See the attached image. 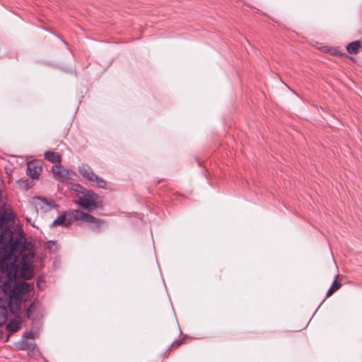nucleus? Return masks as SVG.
<instances>
[{
    "label": "nucleus",
    "mask_w": 362,
    "mask_h": 362,
    "mask_svg": "<svg viewBox=\"0 0 362 362\" xmlns=\"http://www.w3.org/2000/svg\"><path fill=\"white\" fill-rule=\"evenodd\" d=\"M78 170L84 178L92 183V185H95L100 188L105 187L106 182L102 177L95 174L88 165L81 164L78 166Z\"/></svg>",
    "instance_id": "5"
},
{
    "label": "nucleus",
    "mask_w": 362,
    "mask_h": 362,
    "mask_svg": "<svg viewBox=\"0 0 362 362\" xmlns=\"http://www.w3.org/2000/svg\"><path fill=\"white\" fill-rule=\"evenodd\" d=\"M35 255L29 252L23 255L21 261V267H16L18 273L13 277L9 278L7 271L0 266V280L5 277V281L0 288V305L7 306L13 314H18L21 310L20 298L16 297L15 291L12 288V281L16 278L30 279L33 275L32 264Z\"/></svg>",
    "instance_id": "2"
},
{
    "label": "nucleus",
    "mask_w": 362,
    "mask_h": 362,
    "mask_svg": "<svg viewBox=\"0 0 362 362\" xmlns=\"http://www.w3.org/2000/svg\"><path fill=\"white\" fill-rule=\"evenodd\" d=\"M361 47H362V40H356L347 45L346 50L351 54H356Z\"/></svg>",
    "instance_id": "11"
},
{
    "label": "nucleus",
    "mask_w": 362,
    "mask_h": 362,
    "mask_svg": "<svg viewBox=\"0 0 362 362\" xmlns=\"http://www.w3.org/2000/svg\"><path fill=\"white\" fill-rule=\"evenodd\" d=\"M25 249V243L21 234L13 236L9 226H0V266L7 271L9 278L13 277L18 273L16 267H21L23 255Z\"/></svg>",
    "instance_id": "1"
},
{
    "label": "nucleus",
    "mask_w": 362,
    "mask_h": 362,
    "mask_svg": "<svg viewBox=\"0 0 362 362\" xmlns=\"http://www.w3.org/2000/svg\"><path fill=\"white\" fill-rule=\"evenodd\" d=\"M37 286L39 288H40V281H38L37 282Z\"/></svg>",
    "instance_id": "24"
},
{
    "label": "nucleus",
    "mask_w": 362,
    "mask_h": 362,
    "mask_svg": "<svg viewBox=\"0 0 362 362\" xmlns=\"http://www.w3.org/2000/svg\"><path fill=\"white\" fill-rule=\"evenodd\" d=\"M8 309V308L7 306L0 305V327L3 325L7 320Z\"/></svg>",
    "instance_id": "14"
},
{
    "label": "nucleus",
    "mask_w": 362,
    "mask_h": 362,
    "mask_svg": "<svg viewBox=\"0 0 362 362\" xmlns=\"http://www.w3.org/2000/svg\"><path fill=\"white\" fill-rule=\"evenodd\" d=\"M37 199L40 200L45 205L47 206L48 209L55 207L54 202L52 199H48L46 198L37 197Z\"/></svg>",
    "instance_id": "15"
},
{
    "label": "nucleus",
    "mask_w": 362,
    "mask_h": 362,
    "mask_svg": "<svg viewBox=\"0 0 362 362\" xmlns=\"http://www.w3.org/2000/svg\"><path fill=\"white\" fill-rule=\"evenodd\" d=\"M12 288L15 291L16 297H18L20 298L21 303L22 300V296L30 292V285L27 282H16L15 280H13Z\"/></svg>",
    "instance_id": "6"
},
{
    "label": "nucleus",
    "mask_w": 362,
    "mask_h": 362,
    "mask_svg": "<svg viewBox=\"0 0 362 362\" xmlns=\"http://www.w3.org/2000/svg\"><path fill=\"white\" fill-rule=\"evenodd\" d=\"M47 248H51V245H47Z\"/></svg>",
    "instance_id": "25"
},
{
    "label": "nucleus",
    "mask_w": 362,
    "mask_h": 362,
    "mask_svg": "<svg viewBox=\"0 0 362 362\" xmlns=\"http://www.w3.org/2000/svg\"><path fill=\"white\" fill-rule=\"evenodd\" d=\"M24 337H26V338H33V334L32 332H25L24 334Z\"/></svg>",
    "instance_id": "20"
},
{
    "label": "nucleus",
    "mask_w": 362,
    "mask_h": 362,
    "mask_svg": "<svg viewBox=\"0 0 362 362\" xmlns=\"http://www.w3.org/2000/svg\"><path fill=\"white\" fill-rule=\"evenodd\" d=\"M57 226H68L67 219L65 213L64 212L59 215L52 223V226L55 227Z\"/></svg>",
    "instance_id": "13"
},
{
    "label": "nucleus",
    "mask_w": 362,
    "mask_h": 362,
    "mask_svg": "<svg viewBox=\"0 0 362 362\" xmlns=\"http://www.w3.org/2000/svg\"><path fill=\"white\" fill-rule=\"evenodd\" d=\"M67 187L70 190L75 193V195L78 199H80V197H81L87 190V189L84 188L82 185L72 182H68Z\"/></svg>",
    "instance_id": "9"
},
{
    "label": "nucleus",
    "mask_w": 362,
    "mask_h": 362,
    "mask_svg": "<svg viewBox=\"0 0 362 362\" xmlns=\"http://www.w3.org/2000/svg\"><path fill=\"white\" fill-rule=\"evenodd\" d=\"M64 213L66 216L68 226L72 224L76 221L94 223L98 228H100V225L103 223V221L100 219L80 210H69L68 211H64Z\"/></svg>",
    "instance_id": "4"
},
{
    "label": "nucleus",
    "mask_w": 362,
    "mask_h": 362,
    "mask_svg": "<svg viewBox=\"0 0 362 362\" xmlns=\"http://www.w3.org/2000/svg\"><path fill=\"white\" fill-rule=\"evenodd\" d=\"M32 308H33V305H31L28 309H27V311H26V316L28 318H30V313H31V310H32Z\"/></svg>",
    "instance_id": "18"
},
{
    "label": "nucleus",
    "mask_w": 362,
    "mask_h": 362,
    "mask_svg": "<svg viewBox=\"0 0 362 362\" xmlns=\"http://www.w3.org/2000/svg\"><path fill=\"white\" fill-rule=\"evenodd\" d=\"M41 168L36 165L35 163L30 162L28 163L26 173L33 179H37L40 175Z\"/></svg>",
    "instance_id": "8"
},
{
    "label": "nucleus",
    "mask_w": 362,
    "mask_h": 362,
    "mask_svg": "<svg viewBox=\"0 0 362 362\" xmlns=\"http://www.w3.org/2000/svg\"><path fill=\"white\" fill-rule=\"evenodd\" d=\"M52 172L57 175L59 177V180H62L64 178L69 177L71 173H72L71 170L68 169H62L61 165H56L55 167L52 168Z\"/></svg>",
    "instance_id": "10"
},
{
    "label": "nucleus",
    "mask_w": 362,
    "mask_h": 362,
    "mask_svg": "<svg viewBox=\"0 0 362 362\" xmlns=\"http://www.w3.org/2000/svg\"><path fill=\"white\" fill-rule=\"evenodd\" d=\"M184 339H180L177 341V345L179 346L183 342Z\"/></svg>",
    "instance_id": "22"
},
{
    "label": "nucleus",
    "mask_w": 362,
    "mask_h": 362,
    "mask_svg": "<svg viewBox=\"0 0 362 362\" xmlns=\"http://www.w3.org/2000/svg\"><path fill=\"white\" fill-rule=\"evenodd\" d=\"M7 328L13 332H17L20 329V325L16 322H11L8 325Z\"/></svg>",
    "instance_id": "16"
},
{
    "label": "nucleus",
    "mask_w": 362,
    "mask_h": 362,
    "mask_svg": "<svg viewBox=\"0 0 362 362\" xmlns=\"http://www.w3.org/2000/svg\"><path fill=\"white\" fill-rule=\"evenodd\" d=\"M335 291L332 287H330L329 289L327 292V296H330Z\"/></svg>",
    "instance_id": "19"
},
{
    "label": "nucleus",
    "mask_w": 362,
    "mask_h": 362,
    "mask_svg": "<svg viewBox=\"0 0 362 362\" xmlns=\"http://www.w3.org/2000/svg\"><path fill=\"white\" fill-rule=\"evenodd\" d=\"M13 218L14 214L12 209H5L2 213L0 214V226H8V223L13 221Z\"/></svg>",
    "instance_id": "7"
},
{
    "label": "nucleus",
    "mask_w": 362,
    "mask_h": 362,
    "mask_svg": "<svg viewBox=\"0 0 362 362\" xmlns=\"http://www.w3.org/2000/svg\"><path fill=\"white\" fill-rule=\"evenodd\" d=\"M18 182H19L20 187H23L21 185L24 184V182L22 180H19Z\"/></svg>",
    "instance_id": "23"
},
{
    "label": "nucleus",
    "mask_w": 362,
    "mask_h": 362,
    "mask_svg": "<svg viewBox=\"0 0 362 362\" xmlns=\"http://www.w3.org/2000/svg\"><path fill=\"white\" fill-rule=\"evenodd\" d=\"M45 158L52 163H59L61 162V156L57 152L46 151Z\"/></svg>",
    "instance_id": "12"
},
{
    "label": "nucleus",
    "mask_w": 362,
    "mask_h": 362,
    "mask_svg": "<svg viewBox=\"0 0 362 362\" xmlns=\"http://www.w3.org/2000/svg\"><path fill=\"white\" fill-rule=\"evenodd\" d=\"M73 202L83 209L92 212L102 205L100 197L92 190L87 189L80 199L73 200Z\"/></svg>",
    "instance_id": "3"
},
{
    "label": "nucleus",
    "mask_w": 362,
    "mask_h": 362,
    "mask_svg": "<svg viewBox=\"0 0 362 362\" xmlns=\"http://www.w3.org/2000/svg\"><path fill=\"white\" fill-rule=\"evenodd\" d=\"M337 278H338V276H336V279L333 281L332 285L331 286L334 288V291L338 290L341 287V284H340V282L337 281Z\"/></svg>",
    "instance_id": "17"
},
{
    "label": "nucleus",
    "mask_w": 362,
    "mask_h": 362,
    "mask_svg": "<svg viewBox=\"0 0 362 362\" xmlns=\"http://www.w3.org/2000/svg\"><path fill=\"white\" fill-rule=\"evenodd\" d=\"M25 219H26V221L28 223H29L30 225H32L33 226H34V221H33L32 218H29V217H25Z\"/></svg>",
    "instance_id": "21"
}]
</instances>
